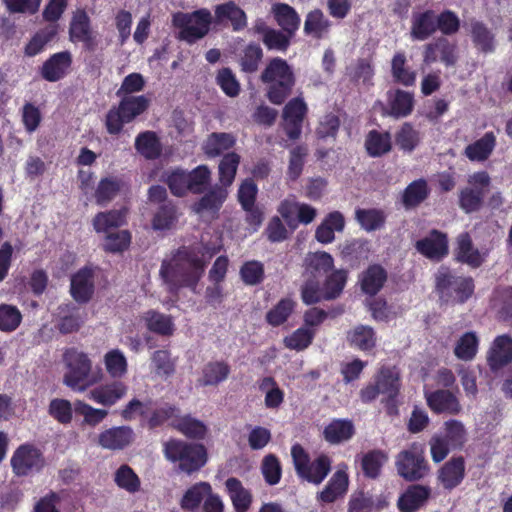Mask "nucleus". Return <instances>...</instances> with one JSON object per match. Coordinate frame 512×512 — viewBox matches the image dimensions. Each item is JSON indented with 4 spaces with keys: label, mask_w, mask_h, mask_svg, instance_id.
Listing matches in <instances>:
<instances>
[{
    "label": "nucleus",
    "mask_w": 512,
    "mask_h": 512,
    "mask_svg": "<svg viewBox=\"0 0 512 512\" xmlns=\"http://www.w3.org/2000/svg\"><path fill=\"white\" fill-rule=\"evenodd\" d=\"M214 253H216L215 249L207 251V257H205V253L201 250L181 248L164 260L160 275L169 291L175 292L182 287L195 291L204 273L206 261Z\"/></svg>",
    "instance_id": "f257e3e1"
},
{
    "label": "nucleus",
    "mask_w": 512,
    "mask_h": 512,
    "mask_svg": "<svg viewBox=\"0 0 512 512\" xmlns=\"http://www.w3.org/2000/svg\"><path fill=\"white\" fill-rule=\"evenodd\" d=\"M64 364L63 383L75 392L86 391L102 378L100 372L93 373L92 360L82 351L67 350L64 354Z\"/></svg>",
    "instance_id": "f03ea898"
},
{
    "label": "nucleus",
    "mask_w": 512,
    "mask_h": 512,
    "mask_svg": "<svg viewBox=\"0 0 512 512\" xmlns=\"http://www.w3.org/2000/svg\"><path fill=\"white\" fill-rule=\"evenodd\" d=\"M163 452L168 461L178 463L179 469L188 474L198 471L207 462V451L202 444L171 439L164 443Z\"/></svg>",
    "instance_id": "7ed1b4c3"
},
{
    "label": "nucleus",
    "mask_w": 512,
    "mask_h": 512,
    "mask_svg": "<svg viewBox=\"0 0 512 512\" xmlns=\"http://www.w3.org/2000/svg\"><path fill=\"white\" fill-rule=\"evenodd\" d=\"M436 290L443 302L464 303L474 292L473 280L440 268L436 274Z\"/></svg>",
    "instance_id": "20e7f679"
},
{
    "label": "nucleus",
    "mask_w": 512,
    "mask_h": 512,
    "mask_svg": "<svg viewBox=\"0 0 512 512\" xmlns=\"http://www.w3.org/2000/svg\"><path fill=\"white\" fill-rule=\"evenodd\" d=\"M262 80L270 83L267 96L276 105L285 100L294 84L293 73L289 65L280 58H275L269 63L262 74Z\"/></svg>",
    "instance_id": "39448f33"
},
{
    "label": "nucleus",
    "mask_w": 512,
    "mask_h": 512,
    "mask_svg": "<svg viewBox=\"0 0 512 512\" xmlns=\"http://www.w3.org/2000/svg\"><path fill=\"white\" fill-rule=\"evenodd\" d=\"M397 474L406 481L414 482L429 474L424 446L414 442L395 456Z\"/></svg>",
    "instance_id": "423d86ee"
},
{
    "label": "nucleus",
    "mask_w": 512,
    "mask_h": 512,
    "mask_svg": "<svg viewBox=\"0 0 512 512\" xmlns=\"http://www.w3.org/2000/svg\"><path fill=\"white\" fill-rule=\"evenodd\" d=\"M212 14L202 8L192 13L178 12L173 15V24L180 28L179 37L188 43L203 38L209 31Z\"/></svg>",
    "instance_id": "0eeeda50"
},
{
    "label": "nucleus",
    "mask_w": 512,
    "mask_h": 512,
    "mask_svg": "<svg viewBox=\"0 0 512 512\" xmlns=\"http://www.w3.org/2000/svg\"><path fill=\"white\" fill-rule=\"evenodd\" d=\"M148 107L145 96H128L122 99L117 108L109 110L106 116V128L110 134H118L123 125L131 122Z\"/></svg>",
    "instance_id": "6e6552de"
},
{
    "label": "nucleus",
    "mask_w": 512,
    "mask_h": 512,
    "mask_svg": "<svg viewBox=\"0 0 512 512\" xmlns=\"http://www.w3.org/2000/svg\"><path fill=\"white\" fill-rule=\"evenodd\" d=\"M291 455L298 475L308 482L320 484L330 471L331 462L325 455L310 463L304 449L299 445L292 447Z\"/></svg>",
    "instance_id": "1a4fd4ad"
},
{
    "label": "nucleus",
    "mask_w": 512,
    "mask_h": 512,
    "mask_svg": "<svg viewBox=\"0 0 512 512\" xmlns=\"http://www.w3.org/2000/svg\"><path fill=\"white\" fill-rule=\"evenodd\" d=\"M44 465V458L39 449L30 444L19 446L11 457V466L18 476H25L40 470Z\"/></svg>",
    "instance_id": "9d476101"
},
{
    "label": "nucleus",
    "mask_w": 512,
    "mask_h": 512,
    "mask_svg": "<svg viewBox=\"0 0 512 512\" xmlns=\"http://www.w3.org/2000/svg\"><path fill=\"white\" fill-rule=\"evenodd\" d=\"M307 113V105L301 98L290 100L283 109V129L286 135L296 140L302 133V122Z\"/></svg>",
    "instance_id": "9b49d317"
},
{
    "label": "nucleus",
    "mask_w": 512,
    "mask_h": 512,
    "mask_svg": "<svg viewBox=\"0 0 512 512\" xmlns=\"http://www.w3.org/2000/svg\"><path fill=\"white\" fill-rule=\"evenodd\" d=\"M278 213L290 227H296L297 222L306 225L311 223L317 215V210L309 204L285 199L280 203Z\"/></svg>",
    "instance_id": "f8f14e48"
},
{
    "label": "nucleus",
    "mask_w": 512,
    "mask_h": 512,
    "mask_svg": "<svg viewBox=\"0 0 512 512\" xmlns=\"http://www.w3.org/2000/svg\"><path fill=\"white\" fill-rule=\"evenodd\" d=\"M69 35L72 42H81L88 49H92L95 46L96 34L92 30L90 18L84 10L79 9L73 13Z\"/></svg>",
    "instance_id": "ddd939ff"
},
{
    "label": "nucleus",
    "mask_w": 512,
    "mask_h": 512,
    "mask_svg": "<svg viewBox=\"0 0 512 512\" xmlns=\"http://www.w3.org/2000/svg\"><path fill=\"white\" fill-rule=\"evenodd\" d=\"M134 431L128 426L111 427L98 435L97 443L107 450H122L134 441Z\"/></svg>",
    "instance_id": "4468645a"
},
{
    "label": "nucleus",
    "mask_w": 512,
    "mask_h": 512,
    "mask_svg": "<svg viewBox=\"0 0 512 512\" xmlns=\"http://www.w3.org/2000/svg\"><path fill=\"white\" fill-rule=\"evenodd\" d=\"M128 393V386L122 381H113L92 389L88 398L103 406H113Z\"/></svg>",
    "instance_id": "2eb2a0df"
},
{
    "label": "nucleus",
    "mask_w": 512,
    "mask_h": 512,
    "mask_svg": "<svg viewBox=\"0 0 512 512\" xmlns=\"http://www.w3.org/2000/svg\"><path fill=\"white\" fill-rule=\"evenodd\" d=\"M425 398L430 409L436 413L455 415L461 411L457 397L448 390L425 392Z\"/></svg>",
    "instance_id": "dca6fc26"
},
{
    "label": "nucleus",
    "mask_w": 512,
    "mask_h": 512,
    "mask_svg": "<svg viewBox=\"0 0 512 512\" xmlns=\"http://www.w3.org/2000/svg\"><path fill=\"white\" fill-rule=\"evenodd\" d=\"M347 469L346 464L338 465L336 472L333 474L324 490L319 494L321 501L325 503L334 502L347 492L349 484Z\"/></svg>",
    "instance_id": "f3484780"
},
{
    "label": "nucleus",
    "mask_w": 512,
    "mask_h": 512,
    "mask_svg": "<svg viewBox=\"0 0 512 512\" xmlns=\"http://www.w3.org/2000/svg\"><path fill=\"white\" fill-rule=\"evenodd\" d=\"M70 292L79 303L88 302L94 292L93 273L90 268L80 269L71 278Z\"/></svg>",
    "instance_id": "a211bd4d"
},
{
    "label": "nucleus",
    "mask_w": 512,
    "mask_h": 512,
    "mask_svg": "<svg viewBox=\"0 0 512 512\" xmlns=\"http://www.w3.org/2000/svg\"><path fill=\"white\" fill-rule=\"evenodd\" d=\"M126 209H114L97 213L93 220L92 225L96 233L103 236L113 232L120 226L126 223Z\"/></svg>",
    "instance_id": "6ab92c4d"
},
{
    "label": "nucleus",
    "mask_w": 512,
    "mask_h": 512,
    "mask_svg": "<svg viewBox=\"0 0 512 512\" xmlns=\"http://www.w3.org/2000/svg\"><path fill=\"white\" fill-rule=\"evenodd\" d=\"M416 248L422 255L432 260H440L448 253L446 237L437 231L417 241Z\"/></svg>",
    "instance_id": "aec40b11"
},
{
    "label": "nucleus",
    "mask_w": 512,
    "mask_h": 512,
    "mask_svg": "<svg viewBox=\"0 0 512 512\" xmlns=\"http://www.w3.org/2000/svg\"><path fill=\"white\" fill-rule=\"evenodd\" d=\"M230 374V367L223 361H210L206 363L197 379L199 386H218L227 380Z\"/></svg>",
    "instance_id": "412c9836"
},
{
    "label": "nucleus",
    "mask_w": 512,
    "mask_h": 512,
    "mask_svg": "<svg viewBox=\"0 0 512 512\" xmlns=\"http://www.w3.org/2000/svg\"><path fill=\"white\" fill-rule=\"evenodd\" d=\"M440 54V60L446 66H452L456 62V48L453 44L449 43L446 39L441 38L435 43L428 44L425 48L424 62L426 64L434 63L438 55Z\"/></svg>",
    "instance_id": "4be33fe9"
},
{
    "label": "nucleus",
    "mask_w": 512,
    "mask_h": 512,
    "mask_svg": "<svg viewBox=\"0 0 512 512\" xmlns=\"http://www.w3.org/2000/svg\"><path fill=\"white\" fill-rule=\"evenodd\" d=\"M71 61V54L67 51L54 54L42 67L43 77L50 82L61 79L70 68Z\"/></svg>",
    "instance_id": "5701e85b"
},
{
    "label": "nucleus",
    "mask_w": 512,
    "mask_h": 512,
    "mask_svg": "<svg viewBox=\"0 0 512 512\" xmlns=\"http://www.w3.org/2000/svg\"><path fill=\"white\" fill-rule=\"evenodd\" d=\"M146 328L161 336H172L175 331L173 318L156 310H148L141 316Z\"/></svg>",
    "instance_id": "b1692460"
},
{
    "label": "nucleus",
    "mask_w": 512,
    "mask_h": 512,
    "mask_svg": "<svg viewBox=\"0 0 512 512\" xmlns=\"http://www.w3.org/2000/svg\"><path fill=\"white\" fill-rule=\"evenodd\" d=\"M345 221L340 212L328 214L315 231V238L322 244H328L334 241L335 232H342Z\"/></svg>",
    "instance_id": "393cba45"
},
{
    "label": "nucleus",
    "mask_w": 512,
    "mask_h": 512,
    "mask_svg": "<svg viewBox=\"0 0 512 512\" xmlns=\"http://www.w3.org/2000/svg\"><path fill=\"white\" fill-rule=\"evenodd\" d=\"M225 488L234 509L237 512H246L252 504L251 492L243 486L240 480L234 477L226 480Z\"/></svg>",
    "instance_id": "a878e982"
},
{
    "label": "nucleus",
    "mask_w": 512,
    "mask_h": 512,
    "mask_svg": "<svg viewBox=\"0 0 512 512\" xmlns=\"http://www.w3.org/2000/svg\"><path fill=\"white\" fill-rule=\"evenodd\" d=\"M437 16L432 11L416 13L412 17L411 38L423 41L437 29Z\"/></svg>",
    "instance_id": "bb28decb"
},
{
    "label": "nucleus",
    "mask_w": 512,
    "mask_h": 512,
    "mask_svg": "<svg viewBox=\"0 0 512 512\" xmlns=\"http://www.w3.org/2000/svg\"><path fill=\"white\" fill-rule=\"evenodd\" d=\"M389 109L386 115L394 118H402L408 116L414 106L413 94L403 90H396L388 94Z\"/></svg>",
    "instance_id": "cd10ccee"
},
{
    "label": "nucleus",
    "mask_w": 512,
    "mask_h": 512,
    "mask_svg": "<svg viewBox=\"0 0 512 512\" xmlns=\"http://www.w3.org/2000/svg\"><path fill=\"white\" fill-rule=\"evenodd\" d=\"M495 146V135L487 132L480 139L466 146L464 154L470 161L483 162L490 157Z\"/></svg>",
    "instance_id": "c85d7f7f"
},
{
    "label": "nucleus",
    "mask_w": 512,
    "mask_h": 512,
    "mask_svg": "<svg viewBox=\"0 0 512 512\" xmlns=\"http://www.w3.org/2000/svg\"><path fill=\"white\" fill-rule=\"evenodd\" d=\"M488 360L493 369L510 363L512 361V338L507 335L498 336L489 351Z\"/></svg>",
    "instance_id": "c756f323"
},
{
    "label": "nucleus",
    "mask_w": 512,
    "mask_h": 512,
    "mask_svg": "<svg viewBox=\"0 0 512 512\" xmlns=\"http://www.w3.org/2000/svg\"><path fill=\"white\" fill-rule=\"evenodd\" d=\"M150 368L152 373L161 379H168L176 371V359L172 357L170 351L159 349L152 353L150 357Z\"/></svg>",
    "instance_id": "7c9ffc66"
},
{
    "label": "nucleus",
    "mask_w": 512,
    "mask_h": 512,
    "mask_svg": "<svg viewBox=\"0 0 512 512\" xmlns=\"http://www.w3.org/2000/svg\"><path fill=\"white\" fill-rule=\"evenodd\" d=\"M215 19L219 23L229 20L236 31L245 28L247 25L245 12L233 1L217 5L215 7Z\"/></svg>",
    "instance_id": "2f4dec72"
},
{
    "label": "nucleus",
    "mask_w": 512,
    "mask_h": 512,
    "mask_svg": "<svg viewBox=\"0 0 512 512\" xmlns=\"http://www.w3.org/2000/svg\"><path fill=\"white\" fill-rule=\"evenodd\" d=\"M465 475V463L462 457L449 460L439 472V480L447 489L458 486Z\"/></svg>",
    "instance_id": "473e14b6"
},
{
    "label": "nucleus",
    "mask_w": 512,
    "mask_h": 512,
    "mask_svg": "<svg viewBox=\"0 0 512 512\" xmlns=\"http://www.w3.org/2000/svg\"><path fill=\"white\" fill-rule=\"evenodd\" d=\"M470 35L475 47L482 53H492L496 48L495 35L482 22L471 21Z\"/></svg>",
    "instance_id": "72a5a7b5"
},
{
    "label": "nucleus",
    "mask_w": 512,
    "mask_h": 512,
    "mask_svg": "<svg viewBox=\"0 0 512 512\" xmlns=\"http://www.w3.org/2000/svg\"><path fill=\"white\" fill-rule=\"evenodd\" d=\"M331 28V21L320 9L310 11L304 22V33L316 39L327 37Z\"/></svg>",
    "instance_id": "f704fd0d"
},
{
    "label": "nucleus",
    "mask_w": 512,
    "mask_h": 512,
    "mask_svg": "<svg viewBox=\"0 0 512 512\" xmlns=\"http://www.w3.org/2000/svg\"><path fill=\"white\" fill-rule=\"evenodd\" d=\"M375 382L386 400L394 399L400 390L399 373L395 368L380 369Z\"/></svg>",
    "instance_id": "c9c22d12"
},
{
    "label": "nucleus",
    "mask_w": 512,
    "mask_h": 512,
    "mask_svg": "<svg viewBox=\"0 0 512 512\" xmlns=\"http://www.w3.org/2000/svg\"><path fill=\"white\" fill-rule=\"evenodd\" d=\"M272 12L278 25L289 35L293 36L300 26V17L291 6L278 3L273 5Z\"/></svg>",
    "instance_id": "e433bc0d"
},
{
    "label": "nucleus",
    "mask_w": 512,
    "mask_h": 512,
    "mask_svg": "<svg viewBox=\"0 0 512 512\" xmlns=\"http://www.w3.org/2000/svg\"><path fill=\"white\" fill-rule=\"evenodd\" d=\"M391 74L393 79L403 85L412 86L415 84L417 73L407 65V58L404 52H397L391 60Z\"/></svg>",
    "instance_id": "4c0bfd02"
},
{
    "label": "nucleus",
    "mask_w": 512,
    "mask_h": 512,
    "mask_svg": "<svg viewBox=\"0 0 512 512\" xmlns=\"http://www.w3.org/2000/svg\"><path fill=\"white\" fill-rule=\"evenodd\" d=\"M107 374L113 379H121L128 372V361L123 351L118 348L107 351L103 356Z\"/></svg>",
    "instance_id": "58836bf2"
},
{
    "label": "nucleus",
    "mask_w": 512,
    "mask_h": 512,
    "mask_svg": "<svg viewBox=\"0 0 512 512\" xmlns=\"http://www.w3.org/2000/svg\"><path fill=\"white\" fill-rule=\"evenodd\" d=\"M306 275L309 277L322 276L332 270L334 261L327 252L309 253L305 258Z\"/></svg>",
    "instance_id": "ea45409f"
},
{
    "label": "nucleus",
    "mask_w": 512,
    "mask_h": 512,
    "mask_svg": "<svg viewBox=\"0 0 512 512\" xmlns=\"http://www.w3.org/2000/svg\"><path fill=\"white\" fill-rule=\"evenodd\" d=\"M347 340L351 346L361 351L373 349L377 341L373 328L366 325H358L350 330Z\"/></svg>",
    "instance_id": "a19ab883"
},
{
    "label": "nucleus",
    "mask_w": 512,
    "mask_h": 512,
    "mask_svg": "<svg viewBox=\"0 0 512 512\" xmlns=\"http://www.w3.org/2000/svg\"><path fill=\"white\" fill-rule=\"evenodd\" d=\"M386 279V271L379 265H372L360 278L361 288L366 294L375 295L383 287Z\"/></svg>",
    "instance_id": "79ce46f5"
},
{
    "label": "nucleus",
    "mask_w": 512,
    "mask_h": 512,
    "mask_svg": "<svg viewBox=\"0 0 512 512\" xmlns=\"http://www.w3.org/2000/svg\"><path fill=\"white\" fill-rule=\"evenodd\" d=\"M227 195L228 192L225 188L215 187L193 206V210L199 214H214L220 209Z\"/></svg>",
    "instance_id": "37998d69"
},
{
    "label": "nucleus",
    "mask_w": 512,
    "mask_h": 512,
    "mask_svg": "<svg viewBox=\"0 0 512 512\" xmlns=\"http://www.w3.org/2000/svg\"><path fill=\"white\" fill-rule=\"evenodd\" d=\"M457 259L470 266L478 267L484 260L485 254L474 249L471 243V239L467 234H461L457 240Z\"/></svg>",
    "instance_id": "c03bdc74"
},
{
    "label": "nucleus",
    "mask_w": 512,
    "mask_h": 512,
    "mask_svg": "<svg viewBox=\"0 0 512 512\" xmlns=\"http://www.w3.org/2000/svg\"><path fill=\"white\" fill-rule=\"evenodd\" d=\"M235 144V137L229 133H212L203 143V151L209 157H216Z\"/></svg>",
    "instance_id": "a18cd8bd"
},
{
    "label": "nucleus",
    "mask_w": 512,
    "mask_h": 512,
    "mask_svg": "<svg viewBox=\"0 0 512 512\" xmlns=\"http://www.w3.org/2000/svg\"><path fill=\"white\" fill-rule=\"evenodd\" d=\"M171 425L186 437L203 439L207 433L206 425L195 418L184 416L171 421Z\"/></svg>",
    "instance_id": "49530a36"
},
{
    "label": "nucleus",
    "mask_w": 512,
    "mask_h": 512,
    "mask_svg": "<svg viewBox=\"0 0 512 512\" xmlns=\"http://www.w3.org/2000/svg\"><path fill=\"white\" fill-rule=\"evenodd\" d=\"M429 491L423 486L410 487L399 499L398 505L403 512H413L428 498Z\"/></svg>",
    "instance_id": "de8ad7c7"
},
{
    "label": "nucleus",
    "mask_w": 512,
    "mask_h": 512,
    "mask_svg": "<svg viewBox=\"0 0 512 512\" xmlns=\"http://www.w3.org/2000/svg\"><path fill=\"white\" fill-rule=\"evenodd\" d=\"M120 181L113 177H105L99 181L94 192L95 202L100 206L108 205L120 191Z\"/></svg>",
    "instance_id": "09e8293b"
},
{
    "label": "nucleus",
    "mask_w": 512,
    "mask_h": 512,
    "mask_svg": "<svg viewBox=\"0 0 512 512\" xmlns=\"http://www.w3.org/2000/svg\"><path fill=\"white\" fill-rule=\"evenodd\" d=\"M212 487L208 482H199L186 490L182 499L181 507L185 510H193L197 508L203 499L207 498L211 492Z\"/></svg>",
    "instance_id": "8fccbe9b"
},
{
    "label": "nucleus",
    "mask_w": 512,
    "mask_h": 512,
    "mask_svg": "<svg viewBox=\"0 0 512 512\" xmlns=\"http://www.w3.org/2000/svg\"><path fill=\"white\" fill-rule=\"evenodd\" d=\"M353 433L354 428L350 421L334 420L325 428L324 437L328 442L337 444L350 439Z\"/></svg>",
    "instance_id": "3c124183"
},
{
    "label": "nucleus",
    "mask_w": 512,
    "mask_h": 512,
    "mask_svg": "<svg viewBox=\"0 0 512 512\" xmlns=\"http://www.w3.org/2000/svg\"><path fill=\"white\" fill-rule=\"evenodd\" d=\"M420 141V132L408 122L404 123L395 135L396 145L405 152H412Z\"/></svg>",
    "instance_id": "603ef678"
},
{
    "label": "nucleus",
    "mask_w": 512,
    "mask_h": 512,
    "mask_svg": "<svg viewBox=\"0 0 512 512\" xmlns=\"http://www.w3.org/2000/svg\"><path fill=\"white\" fill-rule=\"evenodd\" d=\"M135 147L145 158L154 159L161 153V145L154 132L146 131L139 134L135 140Z\"/></svg>",
    "instance_id": "864d4df0"
},
{
    "label": "nucleus",
    "mask_w": 512,
    "mask_h": 512,
    "mask_svg": "<svg viewBox=\"0 0 512 512\" xmlns=\"http://www.w3.org/2000/svg\"><path fill=\"white\" fill-rule=\"evenodd\" d=\"M259 389L265 395L264 403L267 408H278L283 403L284 392L273 378H263L259 384Z\"/></svg>",
    "instance_id": "5fc2aeb1"
},
{
    "label": "nucleus",
    "mask_w": 512,
    "mask_h": 512,
    "mask_svg": "<svg viewBox=\"0 0 512 512\" xmlns=\"http://www.w3.org/2000/svg\"><path fill=\"white\" fill-rule=\"evenodd\" d=\"M239 163L240 156L234 152L227 153L221 159L218 167L221 187L225 188L233 183Z\"/></svg>",
    "instance_id": "6e6d98bb"
},
{
    "label": "nucleus",
    "mask_w": 512,
    "mask_h": 512,
    "mask_svg": "<svg viewBox=\"0 0 512 512\" xmlns=\"http://www.w3.org/2000/svg\"><path fill=\"white\" fill-rule=\"evenodd\" d=\"M165 181L173 195L181 197L190 191L188 171L176 168L166 172Z\"/></svg>",
    "instance_id": "4d7b16f0"
},
{
    "label": "nucleus",
    "mask_w": 512,
    "mask_h": 512,
    "mask_svg": "<svg viewBox=\"0 0 512 512\" xmlns=\"http://www.w3.org/2000/svg\"><path fill=\"white\" fill-rule=\"evenodd\" d=\"M387 460V454L380 450H374L365 454L361 461L365 476L369 478H377L380 474L381 468Z\"/></svg>",
    "instance_id": "13d9d810"
},
{
    "label": "nucleus",
    "mask_w": 512,
    "mask_h": 512,
    "mask_svg": "<svg viewBox=\"0 0 512 512\" xmlns=\"http://www.w3.org/2000/svg\"><path fill=\"white\" fill-rule=\"evenodd\" d=\"M477 350L478 337L473 332H467L457 341L454 354L460 360L469 361L475 357Z\"/></svg>",
    "instance_id": "bf43d9fd"
},
{
    "label": "nucleus",
    "mask_w": 512,
    "mask_h": 512,
    "mask_svg": "<svg viewBox=\"0 0 512 512\" xmlns=\"http://www.w3.org/2000/svg\"><path fill=\"white\" fill-rule=\"evenodd\" d=\"M369 155L376 157L385 154L391 149V137L389 133L371 131L365 142Z\"/></svg>",
    "instance_id": "052dcab7"
},
{
    "label": "nucleus",
    "mask_w": 512,
    "mask_h": 512,
    "mask_svg": "<svg viewBox=\"0 0 512 512\" xmlns=\"http://www.w3.org/2000/svg\"><path fill=\"white\" fill-rule=\"evenodd\" d=\"M114 481L121 489L129 493L137 492L140 488V479L131 467L121 465L114 474Z\"/></svg>",
    "instance_id": "680f3d73"
},
{
    "label": "nucleus",
    "mask_w": 512,
    "mask_h": 512,
    "mask_svg": "<svg viewBox=\"0 0 512 512\" xmlns=\"http://www.w3.org/2000/svg\"><path fill=\"white\" fill-rule=\"evenodd\" d=\"M49 415L60 424H70L73 419V407L70 401L63 398H54L48 406Z\"/></svg>",
    "instance_id": "e2e57ef3"
},
{
    "label": "nucleus",
    "mask_w": 512,
    "mask_h": 512,
    "mask_svg": "<svg viewBox=\"0 0 512 512\" xmlns=\"http://www.w3.org/2000/svg\"><path fill=\"white\" fill-rule=\"evenodd\" d=\"M445 436L452 449L462 448L467 440V432L462 422L449 420L444 423Z\"/></svg>",
    "instance_id": "0e129e2a"
},
{
    "label": "nucleus",
    "mask_w": 512,
    "mask_h": 512,
    "mask_svg": "<svg viewBox=\"0 0 512 512\" xmlns=\"http://www.w3.org/2000/svg\"><path fill=\"white\" fill-rule=\"evenodd\" d=\"M131 243V233L128 230L113 231L104 236L105 251L117 253L126 250Z\"/></svg>",
    "instance_id": "69168bd1"
},
{
    "label": "nucleus",
    "mask_w": 512,
    "mask_h": 512,
    "mask_svg": "<svg viewBox=\"0 0 512 512\" xmlns=\"http://www.w3.org/2000/svg\"><path fill=\"white\" fill-rule=\"evenodd\" d=\"M314 338V331L307 327H301L289 336L285 337L283 342L285 347L291 350H305Z\"/></svg>",
    "instance_id": "338daca9"
},
{
    "label": "nucleus",
    "mask_w": 512,
    "mask_h": 512,
    "mask_svg": "<svg viewBox=\"0 0 512 512\" xmlns=\"http://www.w3.org/2000/svg\"><path fill=\"white\" fill-rule=\"evenodd\" d=\"M74 405L75 411L83 417V423L89 426H97L108 415L107 410L94 408L81 400H77Z\"/></svg>",
    "instance_id": "774afa93"
}]
</instances>
